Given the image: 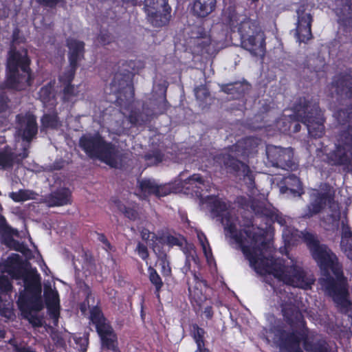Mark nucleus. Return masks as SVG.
Wrapping results in <instances>:
<instances>
[{
  "label": "nucleus",
  "mask_w": 352,
  "mask_h": 352,
  "mask_svg": "<svg viewBox=\"0 0 352 352\" xmlns=\"http://www.w3.org/2000/svg\"><path fill=\"white\" fill-rule=\"evenodd\" d=\"M212 218H217L224 226L226 236L230 237L241 248L250 265L261 275L274 278L268 282L280 300L283 316L287 324L274 327L267 333V340H272L282 352H331L324 339H316L314 331L306 327L302 316L293 304L292 294L286 291L285 285L307 289L314 282L311 274L307 273L301 263L288 256L289 261L283 263L274 259L273 245L266 242L263 230L248 227L241 231L232 210H210Z\"/></svg>",
  "instance_id": "f257e3e1"
},
{
  "label": "nucleus",
  "mask_w": 352,
  "mask_h": 352,
  "mask_svg": "<svg viewBox=\"0 0 352 352\" xmlns=\"http://www.w3.org/2000/svg\"><path fill=\"white\" fill-rule=\"evenodd\" d=\"M256 213L270 217L277 221L283 228V239L287 246L294 243L303 236L312 255L320 270L323 276L319 279L321 288L332 297L333 301L341 311L346 312L351 302L348 299V289L346 280L343 276L342 268L336 255L325 245L320 244L317 239L311 234H304L291 226L292 219L277 214L274 210L267 208L261 210L254 209Z\"/></svg>",
  "instance_id": "f03ea898"
},
{
  "label": "nucleus",
  "mask_w": 352,
  "mask_h": 352,
  "mask_svg": "<svg viewBox=\"0 0 352 352\" xmlns=\"http://www.w3.org/2000/svg\"><path fill=\"white\" fill-rule=\"evenodd\" d=\"M19 256L13 254L6 262V271L12 278L21 280V290L17 300V305L23 316L28 319L34 327L43 325V320L36 312L43 308L37 296L41 294V278L36 268L24 266L20 261Z\"/></svg>",
  "instance_id": "7ed1b4c3"
},
{
  "label": "nucleus",
  "mask_w": 352,
  "mask_h": 352,
  "mask_svg": "<svg viewBox=\"0 0 352 352\" xmlns=\"http://www.w3.org/2000/svg\"><path fill=\"white\" fill-rule=\"evenodd\" d=\"M261 140L250 137L238 141L224 152L214 157V160L220 166H225L230 171L241 174L250 185L254 183V175L249 166L239 160L238 157H248L257 151Z\"/></svg>",
  "instance_id": "20e7f679"
},
{
  "label": "nucleus",
  "mask_w": 352,
  "mask_h": 352,
  "mask_svg": "<svg viewBox=\"0 0 352 352\" xmlns=\"http://www.w3.org/2000/svg\"><path fill=\"white\" fill-rule=\"evenodd\" d=\"M289 117L284 116L276 122V126L279 131L287 132L290 129L291 121L296 120L304 123L309 134L314 138H320L324 133V119L316 103L311 104L305 99H300L299 104L294 107V113Z\"/></svg>",
  "instance_id": "39448f33"
},
{
  "label": "nucleus",
  "mask_w": 352,
  "mask_h": 352,
  "mask_svg": "<svg viewBox=\"0 0 352 352\" xmlns=\"http://www.w3.org/2000/svg\"><path fill=\"white\" fill-rule=\"evenodd\" d=\"M29 63L26 50L10 49L7 62L8 87L20 90L30 85Z\"/></svg>",
  "instance_id": "423d86ee"
},
{
  "label": "nucleus",
  "mask_w": 352,
  "mask_h": 352,
  "mask_svg": "<svg viewBox=\"0 0 352 352\" xmlns=\"http://www.w3.org/2000/svg\"><path fill=\"white\" fill-rule=\"evenodd\" d=\"M80 146L91 158H98L111 166H116V148L104 140L99 133L85 134L79 140Z\"/></svg>",
  "instance_id": "0eeeda50"
},
{
  "label": "nucleus",
  "mask_w": 352,
  "mask_h": 352,
  "mask_svg": "<svg viewBox=\"0 0 352 352\" xmlns=\"http://www.w3.org/2000/svg\"><path fill=\"white\" fill-rule=\"evenodd\" d=\"M85 294L86 295V299L80 305V311L83 314H85L87 309H90V319L95 324L97 332L100 337L102 344L111 341H116L117 336L116 333L104 318L100 309L97 307L98 302H96L95 297L87 286H85Z\"/></svg>",
  "instance_id": "6e6552de"
},
{
  "label": "nucleus",
  "mask_w": 352,
  "mask_h": 352,
  "mask_svg": "<svg viewBox=\"0 0 352 352\" xmlns=\"http://www.w3.org/2000/svg\"><path fill=\"white\" fill-rule=\"evenodd\" d=\"M67 46L69 50V60L70 67L67 72L60 76V81L65 85L63 89V100L73 101L78 96V87L71 85L70 82L74 78L77 63L82 57L84 43L76 39L69 38L67 40Z\"/></svg>",
  "instance_id": "1a4fd4ad"
},
{
  "label": "nucleus",
  "mask_w": 352,
  "mask_h": 352,
  "mask_svg": "<svg viewBox=\"0 0 352 352\" xmlns=\"http://www.w3.org/2000/svg\"><path fill=\"white\" fill-rule=\"evenodd\" d=\"M330 165L340 166L348 164L352 160V124L339 134L334 148L326 155Z\"/></svg>",
  "instance_id": "9d476101"
},
{
  "label": "nucleus",
  "mask_w": 352,
  "mask_h": 352,
  "mask_svg": "<svg viewBox=\"0 0 352 352\" xmlns=\"http://www.w3.org/2000/svg\"><path fill=\"white\" fill-rule=\"evenodd\" d=\"M222 20L232 30L237 29V32L241 36V41L250 37L252 35L258 34V32H263L257 21L245 16L239 15L233 6H229L223 10Z\"/></svg>",
  "instance_id": "9b49d317"
},
{
  "label": "nucleus",
  "mask_w": 352,
  "mask_h": 352,
  "mask_svg": "<svg viewBox=\"0 0 352 352\" xmlns=\"http://www.w3.org/2000/svg\"><path fill=\"white\" fill-rule=\"evenodd\" d=\"M266 155L269 162L273 166L285 170H294L297 167L293 160L294 153L291 148L267 145Z\"/></svg>",
  "instance_id": "f8f14e48"
},
{
  "label": "nucleus",
  "mask_w": 352,
  "mask_h": 352,
  "mask_svg": "<svg viewBox=\"0 0 352 352\" xmlns=\"http://www.w3.org/2000/svg\"><path fill=\"white\" fill-rule=\"evenodd\" d=\"M166 0H145V10L148 20L155 27H161L168 23L170 14L166 6Z\"/></svg>",
  "instance_id": "ddd939ff"
},
{
  "label": "nucleus",
  "mask_w": 352,
  "mask_h": 352,
  "mask_svg": "<svg viewBox=\"0 0 352 352\" xmlns=\"http://www.w3.org/2000/svg\"><path fill=\"white\" fill-rule=\"evenodd\" d=\"M16 120V134L23 140L30 142L37 133L36 118L30 113H26L17 116Z\"/></svg>",
  "instance_id": "4468645a"
},
{
  "label": "nucleus",
  "mask_w": 352,
  "mask_h": 352,
  "mask_svg": "<svg viewBox=\"0 0 352 352\" xmlns=\"http://www.w3.org/2000/svg\"><path fill=\"white\" fill-rule=\"evenodd\" d=\"M298 21L296 35L299 42L306 43L312 38L311 30L312 16L303 6L297 10Z\"/></svg>",
  "instance_id": "2eb2a0df"
},
{
  "label": "nucleus",
  "mask_w": 352,
  "mask_h": 352,
  "mask_svg": "<svg viewBox=\"0 0 352 352\" xmlns=\"http://www.w3.org/2000/svg\"><path fill=\"white\" fill-rule=\"evenodd\" d=\"M241 47L254 56L263 57L265 52V37L263 32H258L241 41Z\"/></svg>",
  "instance_id": "dca6fc26"
},
{
  "label": "nucleus",
  "mask_w": 352,
  "mask_h": 352,
  "mask_svg": "<svg viewBox=\"0 0 352 352\" xmlns=\"http://www.w3.org/2000/svg\"><path fill=\"white\" fill-rule=\"evenodd\" d=\"M44 297L50 318L55 326L58 324L60 309V300L58 292L51 286H45Z\"/></svg>",
  "instance_id": "f3484780"
},
{
  "label": "nucleus",
  "mask_w": 352,
  "mask_h": 352,
  "mask_svg": "<svg viewBox=\"0 0 352 352\" xmlns=\"http://www.w3.org/2000/svg\"><path fill=\"white\" fill-rule=\"evenodd\" d=\"M311 201L307 206V211L305 214L307 217H312L313 215L318 213L326 205L327 203L330 204L333 199L327 192H319L318 191H314L311 195Z\"/></svg>",
  "instance_id": "a211bd4d"
},
{
  "label": "nucleus",
  "mask_w": 352,
  "mask_h": 352,
  "mask_svg": "<svg viewBox=\"0 0 352 352\" xmlns=\"http://www.w3.org/2000/svg\"><path fill=\"white\" fill-rule=\"evenodd\" d=\"M141 190L147 194H153L157 197H163L168 195L170 188L168 185H160L154 179H145L139 182Z\"/></svg>",
  "instance_id": "6ab92c4d"
},
{
  "label": "nucleus",
  "mask_w": 352,
  "mask_h": 352,
  "mask_svg": "<svg viewBox=\"0 0 352 352\" xmlns=\"http://www.w3.org/2000/svg\"><path fill=\"white\" fill-rule=\"evenodd\" d=\"M331 88L337 94H345L349 98L352 97V75L339 76L334 78ZM333 94V91H331Z\"/></svg>",
  "instance_id": "aec40b11"
},
{
  "label": "nucleus",
  "mask_w": 352,
  "mask_h": 352,
  "mask_svg": "<svg viewBox=\"0 0 352 352\" xmlns=\"http://www.w3.org/2000/svg\"><path fill=\"white\" fill-rule=\"evenodd\" d=\"M70 195L69 189L60 188L46 196L44 202L50 207L67 205L70 203Z\"/></svg>",
  "instance_id": "412c9836"
},
{
  "label": "nucleus",
  "mask_w": 352,
  "mask_h": 352,
  "mask_svg": "<svg viewBox=\"0 0 352 352\" xmlns=\"http://www.w3.org/2000/svg\"><path fill=\"white\" fill-rule=\"evenodd\" d=\"M217 0H194L191 11L200 18H204L211 14L216 8Z\"/></svg>",
  "instance_id": "4be33fe9"
},
{
  "label": "nucleus",
  "mask_w": 352,
  "mask_h": 352,
  "mask_svg": "<svg viewBox=\"0 0 352 352\" xmlns=\"http://www.w3.org/2000/svg\"><path fill=\"white\" fill-rule=\"evenodd\" d=\"M336 13L341 25L352 27V0H345L340 7L336 8Z\"/></svg>",
  "instance_id": "5701e85b"
},
{
  "label": "nucleus",
  "mask_w": 352,
  "mask_h": 352,
  "mask_svg": "<svg viewBox=\"0 0 352 352\" xmlns=\"http://www.w3.org/2000/svg\"><path fill=\"white\" fill-rule=\"evenodd\" d=\"M205 183L202 177L198 174H194L188 178L184 179V184L182 185V188H185L187 190H192L195 191L196 195L201 194L199 191L200 189L201 191L205 188Z\"/></svg>",
  "instance_id": "b1692460"
},
{
  "label": "nucleus",
  "mask_w": 352,
  "mask_h": 352,
  "mask_svg": "<svg viewBox=\"0 0 352 352\" xmlns=\"http://www.w3.org/2000/svg\"><path fill=\"white\" fill-rule=\"evenodd\" d=\"M28 156V153L24 151L23 153L20 155V159L16 156L7 151L0 152V166L6 168H10L13 165L14 162H19L22 159L25 158Z\"/></svg>",
  "instance_id": "393cba45"
},
{
  "label": "nucleus",
  "mask_w": 352,
  "mask_h": 352,
  "mask_svg": "<svg viewBox=\"0 0 352 352\" xmlns=\"http://www.w3.org/2000/svg\"><path fill=\"white\" fill-rule=\"evenodd\" d=\"M190 333L193 337L195 342L197 344V351L198 352H209L207 349L204 347V336L205 331L203 329L198 327L197 324H192L190 329Z\"/></svg>",
  "instance_id": "a878e982"
},
{
  "label": "nucleus",
  "mask_w": 352,
  "mask_h": 352,
  "mask_svg": "<svg viewBox=\"0 0 352 352\" xmlns=\"http://www.w3.org/2000/svg\"><path fill=\"white\" fill-rule=\"evenodd\" d=\"M286 184L291 186V187H286V191H284L283 188H281V192H286L289 191L294 196H300L302 193V184L296 176L294 175H289L286 178Z\"/></svg>",
  "instance_id": "bb28decb"
},
{
  "label": "nucleus",
  "mask_w": 352,
  "mask_h": 352,
  "mask_svg": "<svg viewBox=\"0 0 352 352\" xmlns=\"http://www.w3.org/2000/svg\"><path fill=\"white\" fill-rule=\"evenodd\" d=\"M39 98L45 106H54L55 104L53 85L51 82L41 89L39 91Z\"/></svg>",
  "instance_id": "cd10ccee"
},
{
  "label": "nucleus",
  "mask_w": 352,
  "mask_h": 352,
  "mask_svg": "<svg viewBox=\"0 0 352 352\" xmlns=\"http://www.w3.org/2000/svg\"><path fill=\"white\" fill-rule=\"evenodd\" d=\"M37 194L31 190H19L17 192H12L9 197L15 202H22L28 200L35 199Z\"/></svg>",
  "instance_id": "c85d7f7f"
},
{
  "label": "nucleus",
  "mask_w": 352,
  "mask_h": 352,
  "mask_svg": "<svg viewBox=\"0 0 352 352\" xmlns=\"http://www.w3.org/2000/svg\"><path fill=\"white\" fill-rule=\"evenodd\" d=\"M197 236L198 240L199 241V243L202 248L204 254L206 258L208 263H212L214 261V258L212 256L211 248L209 245V243H208V241L206 236L201 231L197 232Z\"/></svg>",
  "instance_id": "c756f323"
},
{
  "label": "nucleus",
  "mask_w": 352,
  "mask_h": 352,
  "mask_svg": "<svg viewBox=\"0 0 352 352\" xmlns=\"http://www.w3.org/2000/svg\"><path fill=\"white\" fill-rule=\"evenodd\" d=\"M340 220V212L338 210L333 211L332 214L328 215L322 220V226L327 230H335L338 228Z\"/></svg>",
  "instance_id": "7c9ffc66"
},
{
  "label": "nucleus",
  "mask_w": 352,
  "mask_h": 352,
  "mask_svg": "<svg viewBox=\"0 0 352 352\" xmlns=\"http://www.w3.org/2000/svg\"><path fill=\"white\" fill-rule=\"evenodd\" d=\"M148 278L151 283L155 286V294L157 297L160 296V291L161 290L162 286H163V282L157 272V271L152 267H149L148 268Z\"/></svg>",
  "instance_id": "2f4dec72"
},
{
  "label": "nucleus",
  "mask_w": 352,
  "mask_h": 352,
  "mask_svg": "<svg viewBox=\"0 0 352 352\" xmlns=\"http://www.w3.org/2000/svg\"><path fill=\"white\" fill-rule=\"evenodd\" d=\"M42 125L45 128H57L60 124L56 114H45L42 120Z\"/></svg>",
  "instance_id": "473e14b6"
},
{
  "label": "nucleus",
  "mask_w": 352,
  "mask_h": 352,
  "mask_svg": "<svg viewBox=\"0 0 352 352\" xmlns=\"http://www.w3.org/2000/svg\"><path fill=\"white\" fill-rule=\"evenodd\" d=\"M160 265L161 266V272L164 276H168L171 274V268L169 261L167 259L166 254L162 253L157 254Z\"/></svg>",
  "instance_id": "72a5a7b5"
},
{
  "label": "nucleus",
  "mask_w": 352,
  "mask_h": 352,
  "mask_svg": "<svg viewBox=\"0 0 352 352\" xmlns=\"http://www.w3.org/2000/svg\"><path fill=\"white\" fill-rule=\"evenodd\" d=\"M341 241L340 243H345L346 241L352 240V232L351 228L348 224L346 219L341 221Z\"/></svg>",
  "instance_id": "f704fd0d"
},
{
  "label": "nucleus",
  "mask_w": 352,
  "mask_h": 352,
  "mask_svg": "<svg viewBox=\"0 0 352 352\" xmlns=\"http://www.w3.org/2000/svg\"><path fill=\"white\" fill-rule=\"evenodd\" d=\"M113 204L117 209L122 212L129 219H135L136 218L137 212L134 210L126 208L119 200H115Z\"/></svg>",
  "instance_id": "c9c22d12"
},
{
  "label": "nucleus",
  "mask_w": 352,
  "mask_h": 352,
  "mask_svg": "<svg viewBox=\"0 0 352 352\" xmlns=\"http://www.w3.org/2000/svg\"><path fill=\"white\" fill-rule=\"evenodd\" d=\"M334 116L340 124H344L346 122L351 123L350 120L352 118V111L340 110L334 113Z\"/></svg>",
  "instance_id": "e433bc0d"
},
{
  "label": "nucleus",
  "mask_w": 352,
  "mask_h": 352,
  "mask_svg": "<svg viewBox=\"0 0 352 352\" xmlns=\"http://www.w3.org/2000/svg\"><path fill=\"white\" fill-rule=\"evenodd\" d=\"M112 89L116 91H120V89L128 87L127 81L124 79H120V75H116L111 82Z\"/></svg>",
  "instance_id": "4c0bfd02"
},
{
  "label": "nucleus",
  "mask_w": 352,
  "mask_h": 352,
  "mask_svg": "<svg viewBox=\"0 0 352 352\" xmlns=\"http://www.w3.org/2000/svg\"><path fill=\"white\" fill-rule=\"evenodd\" d=\"M12 288L10 279L3 275L0 276V289L3 292H9Z\"/></svg>",
  "instance_id": "58836bf2"
},
{
  "label": "nucleus",
  "mask_w": 352,
  "mask_h": 352,
  "mask_svg": "<svg viewBox=\"0 0 352 352\" xmlns=\"http://www.w3.org/2000/svg\"><path fill=\"white\" fill-rule=\"evenodd\" d=\"M340 247L346 257L352 261V239L345 243H340Z\"/></svg>",
  "instance_id": "ea45409f"
},
{
  "label": "nucleus",
  "mask_w": 352,
  "mask_h": 352,
  "mask_svg": "<svg viewBox=\"0 0 352 352\" xmlns=\"http://www.w3.org/2000/svg\"><path fill=\"white\" fill-rule=\"evenodd\" d=\"M135 252L143 260H146L148 257V252L146 246L140 242L138 243Z\"/></svg>",
  "instance_id": "a19ab883"
},
{
  "label": "nucleus",
  "mask_w": 352,
  "mask_h": 352,
  "mask_svg": "<svg viewBox=\"0 0 352 352\" xmlns=\"http://www.w3.org/2000/svg\"><path fill=\"white\" fill-rule=\"evenodd\" d=\"M195 94L197 99L203 100L208 96V92L205 87L200 86L195 89Z\"/></svg>",
  "instance_id": "79ce46f5"
},
{
  "label": "nucleus",
  "mask_w": 352,
  "mask_h": 352,
  "mask_svg": "<svg viewBox=\"0 0 352 352\" xmlns=\"http://www.w3.org/2000/svg\"><path fill=\"white\" fill-rule=\"evenodd\" d=\"M146 160L148 161V165H155L162 160V157L160 153H156L153 155H148L145 156Z\"/></svg>",
  "instance_id": "37998d69"
},
{
  "label": "nucleus",
  "mask_w": 352,
  "mask_h": 352,
  "mask_svg": "<svg viewBox=\"0 0 352 352\" xmlns=\"http://www.w3.org/2000/svg\"><path fill=\"white\" fill-rule=\"evenodd\" d=\"M102 346L103 349L109 350V352H120V349L118 347L117 340L111 341L105 344H102Z\"/></svg>",
  "instance_id": "c03bdc74"
},
{
  "label": "nucleus",
  "mask_w": 352,
  "mask_h": 352,
  "mask_svg": "<svg viewBox=\"0 0 352 352\" xmlns=\"http://www.w3.org/2000/svg\"><path fill=\"white\" fill-rule=\"evenodd\" d=\"M166 243L169 246H182L183 245V240L173 236H168L166 238Z\"/></svg>",
  "instance_id": "a18cd8bd"
},
{
  "label": "nucleus",
  "mask_w": 352,
  "mask_h": 352,
  "mask_svg": "<svg viewBox=\"0 0 352 352\" xmlns=\"http://www.w3.org/2000/svg\"><path fill=\"white\" fill-rule=\"evenodd\" d=\"M141 236L144 241H148L150 239L153 240L155 235L154 233L150 232L148 230L143 229L141 232Z\"/></svg>",
  "instance_id": "49530a36"
},
{
  "label": "nucleus",
  "mask_w": 352,
  "mask_h": 352,
  "mask_svg": "<svg viewBox=\"0 0 352 352\" xmlns=\"http://www.w3.org/2000/svg\"><path fill=\"white\" fill-rule=\"evenodd\" d=\"M35 1L41 5H43L45 6H48V7H53L60 0H35Z\"/></svg>",
  "instance_id": "de8ad7c7"
},
{
  "label": "nucleus",
  "mask_w": 352,
  "mask_h": 352,
  "mask_svg": "<svg viewBox=\"0 0 352 352\" xmlns=\"http://www.w3.org/2000/svg\"><path fill=\"white\" fill-rule=\"evenodd\" d=\"M197 286H196V287H195V288H192L190 285H189V287H188L189 292L190 293L191 295H194V296H198V294L199 293V291L198 290V288H197L198 286L201 287L202 285H205V283L203 281H201V282L197 283Z\"/></svg>",
  "instance_id": "09e8293b"
},
{
  "label": "nucleus",
  "mask_w": 352,
  "mask_h": 352,
  "mask_svg": "<svg viewBox=\"0 0 352 352\" xmlns=\"http://www.w3.org/2000/svg\"><path fill=\"white\" fill-rule=\"evenodd\" d=\"M7 107V99L0 97V112L4 111Z\"/></svg>",
  "instance_id": "8fccbe9b"
},
{
  "label": "nucleus",
  "mask_w": 352,
  "mask_h": 352,
  "mask_svg": "<svg viewBox=\"0 0 352 352\" xmlns=\"http://www.w3.org/2000/svg\"><path fill=\"white\" fill-rule=\"evenodd\" d=\"M204 314L207 318H211L212 316V307L210 306L206 307L204 309Z\"/></svg>",
  "instance_id": "3c124183"
},
{
  "label": "nucleus",
  "mask_w": 352,
  "mask_h": 352,
  "mask_svg": "<svg viewBox=\"0 0 352 352\" xmlns=\"http://www.w3.org/2000/svg\"><path fill=\"white\" fill-rule=\"evenodd\" d=\"M16 352H35L30 348L21 347L17 348Z\"/></svg>",
  "instance_id": "603ef678"
},
{
  "label": "nucleus",
  "mask_w": 352,
  "mask_h": 352,
  "mask_svg": "<svg viewBox=\"0 0 352 352\" xmlns=\"http://www.w3.org/2000/svg\"><path fill=\"white\" fill-rule=\"evenodd\" d=\"M300 126L299 124H295L294 126V132L296 133L300 131Z\"/></svg>",
  "instance_id": "864d4df0"
},
{
  "label": "nucleus",
  "mask_w": 352,
  "mask_h": 352,
  "mask_svg": "<svg viewBox=\"0 0 352 352\" xmlns=\"http://www.w3.org/2000/svg\"><path fill=\"white\" fill-rule=\"evenodd\" d=\"M316 153L318 157H321V155H323L324 151L322 148H318L316 150Z\"/></svg>",
  "instance_id": "5fc2aeb1"
},
{
  "label": "nucleus",
  "mask_w": 352,
  "mask_h": 352,
  "mask_svg": "<svg viewBox=\"0 0 352 352\" xmlns=\"http://www.w3.org/2000/svg\"><path fill=\"white\" fill-rule=\"evenodd\" d=\"M98 39L100 40L99 42L102 45H105L108 43L105 39H103L102 36L99 37Z\"/></svg>",
  "instance_id": "6e6d98bb"
},
{
  "label": "nucleus",
  "mask_w": 352,
  "mask_h": 352,
  "mask_svg": "<svg viewBox=\"0 0 352 352\" xmlns=\"http://www.w3.org/2000/svg\"><path fill=\"white\" fill-rule=\"evenodd\" d=\"M129 120H130V122L133 124H138V120L135 118H133V117L132 116H130L129 117Z\"/></svg>",
  "instance_id": "4d7b16f0"
},
{
  "label": "nucleus",
  "mask_w": 352,
  "mask_h": 352,
  "mask_svg": "<svg viewBox=\"0 0 352 352\" xmlns=\"http://www.w3.org/2000/svg\"><path fill=\"white\" fill-rule=\"evenodd\" d=\"M87 343H88L87 340V339H84V340H83V344L85 345V348L83 349V350H84V351H85V350H86V346H87Z\"/></svg>",
  "instance_id": "13d9d810"
},
{
  "label": "nucleus",
  "mask_w": 352,
  "mask_h": 352,
  "mask_svg": "<svg viewBox=\"0 0 352 352\" xmlns=\"http://www.w3.org/2000/svg\"><path fill=\"white\" fill-rule=\"evenodd\" d=\"M280 251L282 254H283V250H282V248L280 249Z\"/></svg>",
  "instance_id": "bf43d9fd"
},
{
  "label": "nucleus",
  "mask_w": 352,
  "mask_h": 352,
  "mask_svg": "<svg viewBox=\"0 0 352 352\" xmlns=\"http://www.w3.org/2000/svg\"><path fill=\"white\" fill-rule=\"evenodd\" d=\"M153 250H154V252H156V248H155V247H154V248H153Z\"/></svg>",
  "instance_id": "052dcab7"
},
{
  "label": "nucleus",
  "mask_w": 352,
  "mask_h": 352,
  "mask_svg": "<svg viewBox=\"0 0 352 352\" xmlns=\"http://www.w3.org/2000/svg\"><path fill=\"white\" fill-rule=\"evenodd\" d=\"M268 281H269V280H268V277L267 276V277H266V282H268Z\"/></svg>",
  "instance_id": "680f3d73"
},
{
  "label": "nucleus",
  "mask_w": 352,
  "mask_h": 352,
  "mask_svg": "<svg viewBox=\"0 0 352 352\" xmlns=\"http://www.w3.org/2000/svg\"><path fill=\"white\" fill-rule=\"evenodd\" d=\"M338 1L342 2V1H343V0H338Z\"/></svg>",
  "instance_id": "e2e57ef3"
},
{
  "label": "nucleus",
  "mask_w": 352,
  "mask_h": 352,
  "mask_svg": "<svg viewBox=\"0 0 352 352\" xmlns=\"http://www.w3.org/2000/svg\"><path fill=\"white\" fill-rule=\"evenodd\" d=\"M351 325H352V317H351Z\"/></svg>",
  "instance_id": "0e129e2a"
}]
</instances>
